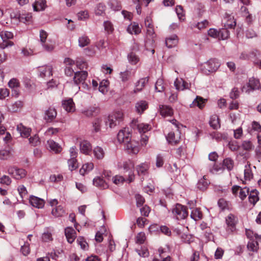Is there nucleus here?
<instances>
[{"mask_svg":"<svg viewBox=\"0 0 261 261\" xmlns=\"http://www.w3.org/2000/svg\"><path fill=\"white\" fill-rule=\"evenodd\" d=\"M236 25V22L234 20V19H230L229 20H228L226 22H224V27L227 30L228 29H234V27Z\"/></svg>","mask_w":261,"mask_h":261,"instance_id":"55","label":"nucleus"},{"mask_svg":"<svg viewBox=\"0 0 261 261\" xmlns=\"http://www.w3.org/2000/svg\"><path fill=\"white\" fill-rule=\"evenodd\" d=\"M247 248L251 251H256L258 248V244L257 241H250L248 243Z\"/></svg>","mask_w":261,"mask_h":261,"instance_id":"51","label":"nucleus"},{"mask_svg":"<svg viewBox=\"0 0 261 261\" xmlns=\"http://www.w3.org/2000/svg\"><path fill=\"white\" fill-rule=\"evenodd\" d=\"M90 43V40L87 36H83L79 39V44L80 47H83L88 45Z\"/></svg>","mask_w":261,"mask_h":261,"instance_id":"50","label":"nucleus"},{"mask_svg":"<svg viewBox=\"0 0 261 261\" xmlns=\"http://www.w3.org/2000/svg\"><path fill=\"white\" fill-rule=\"evenodd\" d=\"M174 85L175 87H176V89L178 90H184L185 89L188 88V83L182 81V87L181 88L180 86V82L177 79H176V81L174 82Z\"/></svg>","mask_w":261,"mask_h":261,"instance_id":"60","label":"nucleus"},{"mask_svg":"<svg viewBox=\"0 0 261 261\" xmlns=\"http://www.w3.org/2000/svg\"><path fill=\"white\" fill-rule=\"evenodd\" d=\"M93 183L94 186L103 189H106L108 187L106 181L104 180L100 177L94 178L93 180Z\"/></svg>","mask_w":261,"mask_h":261,"instance_id":"26","label":"nucleus"},{"mask_svg":"<svg viewBox=\"0 0 261 261\" xmlns=\"http://www.w3.org/2000/svg\"><path fill=\"white\" fill-rule=\"evenodd\" d=\"M22 102L21 101H17L12 104L9 109L13 112H16L22 108Z\"/></svg>","mask_w":261,"mask_h":261,"instance_id":"43","label":"nucleus"},{"mask_svg":"<svg viewBox=\"0 0 261 261\" xmlns=\"http://www.w3.org/2000/svg\"><path fill=\"white\" fill-rule=\"evenodd\" d=\"M57 115L56 110L54 108L50 107L45 111L44 119L47 123L53 122Z\"/></svg>","mask_w":261,"mask_h":261,"instance_id":"7","label":"nucleus"},{"mask_svg":"<svg viewBox=\"0 0 261 261\" xmlns=\"http://www.w3.org/2000/svg\"><path fill=\"white\" fill-rule=\"evenodd\" d=\"M258 194V193L257 191L255 189H253L249 191L248 197L249 201L253 205H254L259 200Z\"/></svg>","mask_w":261,"mask_h":261,"instance_id":"25","label":"nucleus"},{"mask_svg":"<svg viewBox=\"0 0 261 261\" xmlns=\"http://www.w3.org/2000/svg\"><path fill=\"white\" fill-rule=\"evenodd\" d=\"M131 126L134 129L137 128L140 134L145 133L151 128L148 124L138 123V121L136 120L132 121Z\"/></svg>","mask_w":261,"mask_h":261,"instance_id":"8","label":"nucleus"},{"mask_svg":"<svg viewBox=\"0 0 261 261\" xmlns=\"http://www.w3.org/2000/svg\"><path fill=\"white\" fill-rule=\"evenodd\" d=\"M249 189L247 187L241 188L239 192V197L243 200L249 195Z\"/></svg>","mask_w":261,"mask_h":261,"instance_id":"54","label":"nucleus"},{"mask_svg":"<svg viewBox=\"0 0 261 261\" xmlns=\"http://www.w3.org/2000/svg\"><path fill=\"white\" fill-rule=\"evenodd\" d=\"M74 103L72 99L70 98L62 101L63 109L68 112H73L74 110Z\"/></svg>","mask_w":261,"mask_h":261,"instance_id":"18","label":"nucleus"},{"mask_svg":"<svg viewBox=\"0 0 261 261\" xmlns=\"http://www.w3.org/2000/svg\"><path fill=\"white\" fill-rule=\"evenodd\" d=\"M51 214L56 217H61L65 214V210L63 206L59 205L52 210Z\"/></svg>","mask_w":261,"mask_h":261,"instance_id":"37","label":"nucleus"},{"mask_svg":"<svg viewBox=\"0 0 261 261\" xmlns=\"http://www.w3.org/2000/svg\"><path fill=\"white\" fill-rule=\"evenodd\" d=\"M209 184L210 182L206 179V176H203V178L199 180L197 184V188L201 191H204L207 189Z\"/></svg>","mask_w":261,"mask_h":261,"instance_id":"27","label":"nucleus"},{"mask_svg":"<svg viewBox=\"0 0 261 261\" xmlns=\"http://www.w3.org/2000/svg\"><path fill=\"white\" fill-rule=\"evenodd\" d=\"M38 70L39 75L41 77H49L53 74V67L50 65L39 67Z\"/></svg>","mask_w":261,"mask_h":261,"instance_id":"12","label":"nucleus"},{"mask_svg":"<svg viewBox=\"0 0 261 261\" xmlns=\"http://www.w3.org/2000/svg\"><path fill=\"white\" fill-rule=\"evenodd\" d=\"M120 78L123 82H126L129 80L132 75V71L126 70L124 72H121L120 73Z\"/></svg>","mask_w":261,"mask_h":261,"instance_id":"45","label":"nucleus"},{"mask_svg":"<svg viewBox=\"0 0 261 261\" xmlns=\"http://www.w3.org/2000/svg\"><path fill=\"white\" fill-rule=\"evenodd\" d=\"M125 149L129 153H132L134 154H137L138 153L139 149L136 142L128 140V141L125 143Z\"/></svg>","mask_w":261,"mask_h":261,"instance_id":"14","label":"nucleus"},{"mask_svg":"<svg viewBox=\"0 0 261 261\" xmlns=\"http://www.w3.org/2000/svg\"><path fill=\"white\" fill-rule=\"evenodd\" d=\"M127 31L130 34H135L137 35L141 32V29L140 28L138 24L134 22L128 25Z\"/></svg>","mask_w":261,"mask_h":261,"instance_id":"28","label":"nucleus"},{"mask_svg":"<svg viewBox=\"0 0 261 261\" xmlns=\"http://www.w3.org/2000/svg\"><path fill=\"white\" fill-rule=\"evenodd\" d=\"M209 124L214 129H217L220 127L219 118L216 115H213L210 117Z\"/></svg>","mask_w":261,"mask_h":261,"instance_id":"29","label":"nucleus"},{"mask_svg":"<svg viewBox=\"0 0 261 261\" xmlns=\"http://www.w3.org/2000/svg\"><path fill=\"white\" fill-rule=\"evenodd\" d=\"M13 17L18 19L20 22L24 23L31 22L32 18L31 14L29 13L15 14Z\"/></svg>","mask_w":261,"mask_h":261,"instance_id":"11","label":"nucleus"},{"mask_svg":"<svg viewBox=\"0 0 261 261\" xmlns=\"http://www.w3.org/2000/svg\"><path fill=\"white\" fill-rule=\"evenodd\" d=\"M242 15L246 17L247 22L249 23L252 21L251 15L249 14L248 9L246 7L242 6L240 9Z\"/></svg>","mask_w":261,"mask_h":261,"instance_id":"40","label":"nucleus"},{"mask_svg":"<svg viewBox=\"0 0 261 261\" xmlns=\"http://www.w3.org/2000/svg\"><path fill=\"white\" fill-rule=\"evenodd\" d=\"M248 87H250L252 90L258 89L260 87L259 81L254 78L250 79L248 82Z\"/></svg>","mask_w":261,"mask_h":261,"instance_id":"36","label":"nucleus"},{"mask_svg":"<svg viewBox=\"0 0 261 261\" xmlns=\"http://www.w3.org/2000/svg\"><path fill=\"white\" fill-rule=\"evenodd\" d=\"M228 147L229 149L233 151H237L240 147L238 142L236 141H231L228 143Z\"/></svg>","mask_w":261,"mask_h":261,"instance_id":"61","label":"nucleus"},{"mask_svg":"<svg viewBox=\"0 0 261 261\" xmlns=\"http://www.w3.org/2000/svg\"><path fill=\"white\" fill-rule=\"evenodd\" d=\"M81 152L88 154L92 150V146L90 142L87 141H83L80 143Z\"/></svg>","mask_w":261,"mask_h":261,"instance_id":"17","label":"nucleus"},{"mask_svg":"<svg viewBox=\"0 0 261 261\" xmlns=\"http://www.w3.org/2000/svg\"><path fill=\"white\" fill-rule=\"evenodd\" d=\"M10 156V152L7 150H0V159L2 160H7Z\"/></svg>","mask_w":261,"mask_h":261,"instance_id":"62","label":"nucleus"},{"mask_svg":"<svg viewBox=\"0 0 261 261\" xmlns=\"http://www.w3.org/2000/svg\"><path fill=\"white\" fill-rule=\"evenodd\" d=\"M0 36L3 42L0 43V48L4 49L8 46H11L13 45V42L8 40L13 37V34L11 32L9 31H2L0 33Z\"/></svg>","mask_w":261,"mask_h":261,"instance_id":"4","label":"nucleus"},{"mask_svg":"<svg viewBox=\"0 0 261 261\" xmlns=\"http://www.w3.org/2000/svg\"><path fill=\"white\" fill-rule=\"evenodd\" d=\"M17 130L22 137L28 138L30 136L31 129L30 128L26 127L22 124L17 125Z\"/></svg>","mask_w":261,"mask_h":261,"instance_id":"16","label":"nucleus"},{"mask_svg":"<svg viewBox=\"0 0 261 261\" xmlns=\"http://www.w3.org/2000/svg\"><path fill=\"white\" fill-rule=\"evenodd\" d=\"M148 82V77H145L140 79L136 85V88L134 90L135 92L140 91L145 85Z\"/></svg>","mask_w":261,"mask_h":261,"instance_id":"31","label":"nucleus"},{"mask_svg":"<svg viewBox=\"0 0 261 261\" xmlns=\"http://www.w3.org/2000/svg\"><path fill=\"white\" fill-rule=\"evenodd\" d=\"M93 153L94 154V156L97 159H102L105 155V152L103 149L99 146H97L94 148Z\"/></svg>","mask_w":261,"mask_h":261,"instance_id":"42","label":"nucleus"},{"mask_svg":"<svg viewBox=\"0 0 261 261\" xmlns=\"http://www.w3.org/2000/svg\"><path fill=\"white\" fill-rule=\"evenodd\" d=\"M76 242L82 249L86 250L88 249V244L83 237L78 238Z\"/></svg>","mask_w":261,"mask_h":261,"instance_id":"52","label":"nucleus"},{"mask_svg":"<svg viewBox=\"0 0 261 261\" xmlns=\"http://www.w3.org/2000/svg\"><path fill=\"white\" fill-rule=\"evenodd\" d=\"M180 137L178 134L175 135V133L173 132H170L168 133V136L166 137L167 141L171 144L175 145L178 143Z\"/></svg>","mask_w":261,"mask_h":261,"instance_id":"23","label":"nucleus"},{"mask_svg":"<svg viewBox=\"0 0 261 261\" xmlns=\"http://www.w3.org/2000/svg\"><path fill=\"white\" fill-rule=\"evenodd\" d=\"M148 108V103L145 100H140L136 103L135 108L136 112L139 114H142Z\"/></svg>","mask_w":261,"mask_h":261,"instance_id":"19","label":"nucleus"},{"mask_svg":"<svg viewBox=\"0 0 261 261\" xmlns=\"http://www.w3.org/2000/svg\"><path fill=\"white\" fill-rule=\"evenodd\" d=\"M123 120V114L120 112H115L109 115L106 121V125H109L110 127L113 128L119 124Z\"/></svg>","mask_w":261,"mask_h":261,"instance_id":"3","label":"nucleus"},{"mask_svg":"<svg viewBox=\"0 0 261 261\" xmlns=\"http://www.w3.org/2000/svg\"><path fill=\"white\" fill-rule=\"evenodd\" d=\"M65 234L68 243L71 244L74 242L76 238V232L73 228L72 227L65 228Z\"/></svg>","mask_w":261,"mask_h":261,"instance_id":"15","label":"nucleus"},{"mask_svg":"<svg viewBox=\"0 0 261 261\" xmlns=\"http://www.w3.org/2000/svg\"><path fill=\"white\" fill-rule=\"evenodd\" d=\"M102 119L100 118L95 119L92 122V128L91 132L92 133H96L100 131Z\"/></svg>","mask_w":261,"mask_h":261,"instance_id":"24","label":"nucleus"},{"mask_svg":"<svg viewBox=\"0 0 261 261\" xmlns=\"http://www.w3.org/2000/svg\"><path fill=\"white\" fill-rule=\"evenodd\" d=\"M127 178V177L126 178V180L128 181ZM112 180L114 184L118 185L119 184L123 183L125 180V177L122 176L116 175L115 177H112Z\"/></svg>","mask_w":261,"mask_h":261,"instance_id":"56","label":"nucleus"},{"mask_svg":"<svg viewBox=\"0 0 261 261\" xmlns=\"http://www.w3.org/2000/svg\"><path fill=\"white\" fill-rule=\"evenodd\" d=\"M105 30L108 33H111L113 31V27L112 23L109 21H105L103 23Z\"/></svg>","mask_w":261,"mask_h":261,"instance_id":"64","label":"nucleus"},{"mask_svg":"<svg viewBox=\"0 0 261 261\" xmlns=\"http://www.w3.org/2000/svg\"><path fill=\"white\" fill-rule=\"evenodd\" d=\"M160 111L161 115L164 117L170 116L173 113L172 109L166 105L160 106Z\"/></svg>","mask_w":261,"mask_h":261,"instance_id":"21","label":"nucleus"},{"mask_svg":"<svg viewBox=\"0 0 261 261\" xmlns=\"http://www.w3.org/2000/svg\"><path fill=\"white\" fill-rule=\"evenodd\" d=\"M253 175L251 169L250 164L248 162L245 166L244 178L246 180H250L253 178Z\"/></svg>","mask_w":261,"mask_h":261,"instance_id":"30","label":"nucleus"},{"mask_svg":"<svg viewBox=\"0 0 261 261\" xmlns=\"http://www.w3.org/2000/svg\"><path fill=\"white\" fill-rule=\"evenodd\" d=\"M220 66V63L216 59H211L202 65V70L206 74L216 72Z\"/></svg>","mask_w":261,"mask_h":261,"instance_id":"1","label":"nucleus"},{"mask_svg":"<svg viewBox=\"0 0 261 261\" xmlns=\"http://www.w3.org/2000/svg\"><path fill=\"white\" fill-rule=\"evenodd\" d=\"M134 166L133 163L130 161L125 162L123 164V169L125 170L124 172L127 173V180L129 183L133 181L134 179L135 175L132 170Z\"/></svg>","mask_w":261,"mask_h":261,"instance_id":"6","label":"nucleus"},{"mask_svg":"<svg viewBox=\"0 0 261 261\" xmlns=\"http://www.w3.org/2000/svg\"><path fill=\"white\" fill-rule=\"evenodd\" d=\"M30 203L34 207L38 208H42L44 205V200L43 199L38 198L34 196L30 197Z\"/></svg>","mask_w":261,"mask_h":261,"instance_id":"13","label":"nucleus"},{"mask_svg":"<svg viewBox=\"0 0 261 261\" xmlns=\"http://www.w3.org/2000/svg\"><path fill=\"white\" fill-rule=\"evenodd\" d=\"M8 173L16 179H20L26 175V171L23 169H19L15 167H10L8 169Z\"/></svg>","mask_w":261,"mask_h":261,"instance_id":"5","label":"nucleus"},{"mask_svg":"<svg viewBox=\"0 0 261 261\" xmlns=\"http://www.w3.org/2000/svg\"><path fill=\"white\" fill-rule=\"evenodd\" d=\"M164 89L163 80L162 79H158L155 84V90L158 92H162L164 91Z\"/></svg>","mask_w":261,"mask_h":261,"instance_id":"47","label":"nucleus"},{"mask_svg":"<svg viewBox=\"0 0 261 261\" xmlns=\"http://www.w3.org/2000/svg\"><path fill=\"white\" fill-rule=\"evenodd\" d=\"M148 169V165L143 163L137 167V170L139 175H145Z\"/></svg>","mask_w":261,"mask_h":261,"instance_id":"48","label":"nucleus"},{"mask_svg":"<svg viewBox=\"0 0 261 261\" xmlns=\"http://www.w3.org/2000/svg\"><path fill=\"white\" fill-rule=\"evenodd\" d=\"M191 217L195 221H197L202 218V214L199 209L195 208L192 211L191 213Z\"/></svg>","mask_w":261,"mask_h":261,"instance_id":"38","label":"nucleus"},{"mask_svg":"<svg viewBox=\"0 0 261 261\" xmlns=\"http://www.w3.org/2000/svg\"><path fill=\"white\" fill-rule=\"evenodd\" d=\"M164 163V156L161 154L157 155L156 158L155 165L157 167L160 168L163 166Z\"/></svg>","mask_w":261,"mask_h":261,"instance_id":"58","label":"nucleus"},{"mask_svg":"<svg viewBox=\"0 0 261 261\" xmlns=\"http://www.w3.org/2000/svg\"><path fill=\"white\" fill-rule=\"evenodd\" d=\"M229 36V32L226 28H222L219 31V39L225 40Z\"/></svg>","mask_w":261,"mask_h":261,"instance_id":"46","label":"nucleus"},{"mask_svg":"<svg viewBox=\"0 0 261 261\" xmlns=\"http://www.w3.org/2000/svg\"><path fill=\"white\" fill-rule=\"evenodd\" d=\"M258 54L257 51H253L250 53L249 54L246 53L245 52L242 53L240 56V59L241 60H249L250 58H253L257 56V54Z\"/></svg>","mask_w":261,"mask_h":261,"instance_id":"41","label":"nucleus"},{"mask_svg":"<svg viewBox=\"0 0 261 261\" xmlns=\"http://www.w3.org/2000/svg\"><path fill=\"white\" fill-rule=\"evenodd\" d=\"M29 143L33 146H37L40 143L39 137L37 135H35L33 137H30Z\"/></svg>","mask_w":261,"mask_h":261,"instance_id":"63","label":"nucleus"},{"mask_svg":"<svg viewBox=\"0 0 261 261\" xmlns=\"http://www.w3.org/2000/svg\"><path fill=\"white\" fill-rule=\"evenodd\" d=\"M68 167L71 171L76 169L78 167V164L76 158H70L68 161Z\"/></svg>","mask_w":261,"mask_h":261,"instance_id":"49","label":"nucleus"},{"mask_svg":"<svg viewBox=\"0 0 261 261\" xmlns=\"http://www.w3.org/2000/svg\"><path fill=\"white\" fill-rule=\"evenodd\" d=\"M94 167L93 164L88 163L83 165L82 168L80 170V173L81 175H84L87 172H89L93 169Z\"/></svg>","mask_w":261,"mask_h":261,"instance_id":"39","label":"nucleus"},{"mask_svg":"<svg viewBox=\"0 0 261 261\" xmlns=\"http://www.w3.org/2000/svg\"><path fill=\"white\" fill-rule=\"evenodd\" d=\"M46 7V0H37L33 5L35 11L43 10Z\"/></svg>","mask_w":261,"mask_h":261,"instance_id":"34","label":"nucleus"},{"mask_svg":"<svg viewBox=\"0 0 261 261\" xmlns=\"http://www.w3.org/2000/svg\"><path fill=\"white\" fill-rule=\"evenodd\" d=\"M244 150L249 151L253 149V145L249 141H244L243 142L241 146Z\"/></svg>","mask_w":261,"mask_h":261,"instance_id":"57","label":"nucleus"},{"mask_svg":"<svg viewBox=\"0 0 261 261\" xmlns=\"http://www.w3.org/2000/svg\"><path fill=\"white\" fill-rule=\"evenodd\" d=\"M47 143L50 149L56 153L60 152L61 151L62 149L60 146L54 140H49Z\"/></svg>","mask_w":261,"mask_h":261,"instance_id":"33","label":"nucleus"},{"mask_svg":"<svg viewBox=\"0 0 261 261\" xmlns=\"http://www.w3.org/2000/svg\"><path fill=\"white\" fill-rule=\"evenodd\" d=\"M223 165L228 170L230 171L233 169L234 162L230 158H226L223 160Z\"/></svg>","mask_w":261,"mask_h":261,"instance_id":"44","label":"nucleus"},{"mask_svg":"<svg viewBox=\"0 0 261 261\" xmlns=\"http://www.w3.org/2000/svg\"><path fill=\"white\" fill-rule=\"evenodd\" d=\"M173 217L177 220H182L188 216V212L186 206L180 204H176L172 209Z\"/></svg>","mask_w":261,"mask_h":261,"instance_id":"2","label":"nucleus"},{"mask_svg":"<svg viewBox=\"0 0 261 261\" xmlns=\"http://www.w3.org/2000/svg\"><path fill=\"white\" fill-rule=\"evenodd\" d=\"M205 102V99L200 96H197L193 100L192 103L190 105V107H192V106L193 105L194 106H197L200 109H202L204 106Z\"/></svg>","mask_w":261,"mask_h":261,"instance_id":"32","label":"nucleus"},{"mask_svg":"<svg viewBox=\"0 0 261 261\" xmlns=\"http://www.w3.org/2000/svg\"><path fill=\"white\" fill-rule=\"evenodd\" d=\"M135 198L136 200V204L138 207L141 206L145 202V199L140 194H136Z\"/></svg>","mask_w":261,"mask_h":261,"instance_id":"59","label":"nucleus"},{"mask_svg":"<svg viewBox=\"0 0 261 261\" xmlns=\"http://www.w3.org/2000/svg\"><path fill=\"white\" fill-rule=\"evenodd\" d=\"M127 58L129 62L132 64H137L139 60L138 57L133 52L128 55Z\"/></svg>","mask_w":261,"mask_h":261,"instance_id":"53","label":"nucleus"},{"mask_svg":"<svg viewBox=\"0 0 261 261\" xmlns=\"http://www.w3.org/2000/svg\"><path fill=\"white\" fill-rule=\"evenodd\" d=\"M130 133L128 128H124L120 130L117 135V139L120 143H126L130 140Z\"/></svg>","mask_w":261,"mask_h":261,"instance_id":"9","label":"nucleus"},{"mask_svg":"<svg viewBox=\"0 0 261 261\" xmlns=\"http://www.w3.org/2000/svg\"><path fill=\"white\" fill-rule=\"evenodd\" d=\"M237 222V217L231 214L226 218V223L228 226L230 227L231 231H232L234 228Z\"/></svg>","mask_w":261,"mask_h":261,"instance_id":"22","label":"nucleus"},{"mask_svg":"<svg viewBox=\"0 0 261 261\" xmlns=\"http://www.w3.org/2000/svg\"><path fill=\"white\" fill-rule=\"evenodd\" d=\"M165 43L168 48L174 47L177 44L178 37L176 35H172L166 38Z\"/></svg>","mask_w":261,"mask_h":261,"instance_id":"20","label":"nucleus"},{"mask_svg":"<svg viewBox=\"0 0 261 261\" xmlns=\"http://www.w3.org/2000/svg\"><path fill=\"white\" fill-rule=\"evenodd\" d=\"M88 75V73L85 71H77L74 73L73 77L74 83L78 85L82 83L86 79Z\"/></svg>","mask_w":261,"mask_h":261,"instance_id":"10","label":"nucleus"},{"mask_svg":"<svg viewBox=\"0 0 261 261\" xmlns=\"http://www.w3.org/2000/svg\"><path fill=\"white\" fill-rule=\"evenodd\" d=\"M98 109L94 107H90L89 108L83 110L82 113L87 117H90L94 116L97 113Z\"/></svg>","mask_w":261,"mask_h":261,"instance_id":"35","label":"nucleus"}]
</instances>
